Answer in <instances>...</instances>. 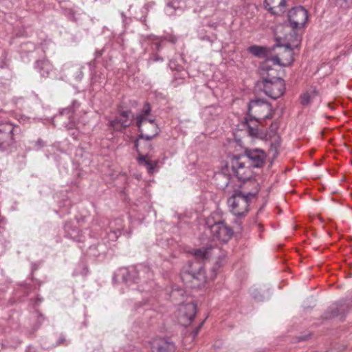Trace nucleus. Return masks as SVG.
I'll list each match as a JSON object with an SVG mask.
<instances>
[{"instance_id":"obj_27","label":"nucleus","mask_w":352,"mask_h":352,"mask_svg":"<svg viewBox=\"0 0 352 352\" xmlns=\"http://www.w3.org/2000/svg\"><path fill=\"white\" fill-rule=\"evenodd\" d=\"M336 3L341 7H348L352 4V0H336Z\"/></svg>"},{"instance_id":"obj_9","label":"nucleus","mask_w":352,"mask_h":352,"mask_svg":"<svg viewBox=\"0 0 352 352\" xmlns=\"http://www.w3.org/2000/svg\"><path fill=\"white\" fill-rule=\"evenodd\" d=\"M208 226L213 240L226 243L232 236V229L223 221H219Z\"/></svg>"},{"instance_id":"obj_2","label":"nucleus","mask_w":352,"mask_h":352,"mask_svg":"<svg viewBox=\"0 0 352 352\" xmlns=\"http://www.w3.org/2000/svg\"><path fill=\"white\" fill-rule=\"evenodd\" d=\"M258 192V188H256L254 191L247 193L235 192L228 201L231 212L237 217L245 215L249 211L250 204L256 199Z\"/></svg>"},{"instance_id":"obj_33","label":"nucleus","mask_w":352,"mask_h":352,"mask_svg":"<svg viewBox=\"0 0 352 352\" xmlns=\"http://www.w3.org/2000/svg\"><path fill=\"white\" fill-rule=\"evenodd\" d=\"M148 145L147 146V148H148V150H151V145L148 143V142H146Z\"/></svg>"},{"instance_id":"obj_16","label":"nucleus","mask_w":352,"mask_h":352,"mask_svg":"<svg viewBox=\"0 0 352 352\" xmlns=\"http://www.w3.org/2000/svg\"><path fill=\"white\" fill-rule=\"evenodd\" d=\"M245 122L248 126V133L249 135L252 137H258L259 134V130L258 128V123H261L260 122H256V120H254L253 118L250 117L248 120L245 118Z\"/></svg>"},{"instance_id":"obj_20","label":"nucleus","mask_w":352,"mask_h":352,"mask_svg":"<svg viewBox=\"0 0 352 352\" xmlns=\"http://www.w3.org/2000/svg\"><path fill=\"white\" fill-rule=\"evenodd\" d=\"M211 248H201L194 250L192 254L197 260H204L209 258Z\"/></svg>"},{"instance_id":"obj_13","label":"nucleus","mask_w":352,"mask_h":352,"mask_svg":"<svg viewBox=\"0 0 352 352\" xmlns=\"http://www.w3.org/2000/svg\"><path fill=\"white\" fill-rule=\"evenodd\" d=\"M150 344L152 352H175V344L167 339H154Z\"/></svg>"},{"instance_id":"obj_28","label":"nucleus","mask_w":352,"mask_h":352,"mask_svg":"<svg viewBox=\"0 0 352 352\" xmlns=\"http://www.w3.org/2000/svg\"><path fill=\"white\" fill-rule=\"evenodd\" d=\"M150 61H153V62H156V61H159V60H162V58H160L158 55L157 54H153L149 59Z\"/></svg>"},{"instance_id":"obj_19","label":"nucleus","mask_w":352,"mask_h":352,"mask_svg":"<svg viewBox=\"0 0 352 352\" xmlns=\"http://www.w3.org/2000/svg\"><path fill=\"white\" fill-rule=\"evenodd\" d=\"M281 140L280 137L278 135H275L271 139L270 153L273 155V157H276L278 153V149L280 146Z\"/></svg>"},{"instance_id":"obj_1","label":"nucleus","mask_w":352,"mask_h":352,"mask_svg":"<svg viewBox=\"0 0 352 352\" xmlns=\"http://www.w3.org/2000/svg\"><path fill=\"white\" fill-rule=\"evenodd\" d=\"M151 109L148 103H145L142 111L137 116L136 125L140 134L135 142V146L138 148L140 140L149 141L158 135L160 129L155 119L150 118Z\"/></svg>"},{"instance_id":"obj_14","label":"nucleus","mask_w":352,"mask_h":352,"mask_svg":"<svg viewBox=\"0 0 352 352\" xmlns=\"http://www.w3.org/2000/svg\"><path fill=\"white\" fill-rule=\"evenodd\" d=\"M245 155L247 158L252 162V165L254 167H259L261 166L266 157V155L263 151L261 149H251L246 148L245 151Z\"/></svg>"},{"instance_id":"obj_23","label":"nucleus","mask_w":352,"mask_h":352,"mask_svg":"<svg viewBox=\"0 0 352 352\" xmlns=\"http://www.w3.org/2000/svg\"><path fill=\"white\" fill-rule=\"evenodd\" d=\"M180 8L179 2L177 1H173L168 2L165 8V12L168 15H173L177 10Z\"/></svg>"},{"instance_id":"obj_17","label":"nucleus","mask_w":352,"mask_h":352,"mask_svg":"<svg viewBox=\"0 0 352 352\" xmlns=\"http://www.w3.org/2000/svg\"><path fill=\"white\" fill-rule=\"evenodd\" d=\"M215 182L218 188L224 189L230 183V177L223 173H219L215 175Z\"/></svg>"},{"instance_id":"obj_31","label":"nucleus","mask_w":352,"mask_h":352,"mask_svg":"<svg viewBox=\"0 0 352 352\" xmlns=\"http://www.w3.org/2000/svg\"><path fill=\"white\" fill-rule=\"evenodd\" d=\"M78 69L80 70V71H79V73H80V74H78V76H77V78L80 79V78H82V72H81L80 69V68H78Z\"/></svg>"},{"instance_id":"obj_29","label":"nucleus","mask_w":352,"mask_h":352,"mask_svg":"<svg viewBox=\"0 0 352 352\" xmlns=\"http://www.w3.org/2000/svg\"><path fill=\"white\" fill-rule=\"evenodd\" d=\"M70 113V110L69 109H64L61 113H60V116H63L64 114H69Z\"/></svg>"},{"instance_id":"obj_10","label":"nucleus","mask_w":352,"mask_h":352,"mask_svg":"<svg viewBox=\"0 0 352 352\" xmlns=\"http://www.w3.org/2000/svg\"><path fill=\"white\" fill-rule=\"evenodd\" d=\"M197 313V305L190 302L179 305L178 309V317L179 322L183 325H188L191 323Z\"/></svg>"},{"instance_id":"obj_26","label":"nucleus","mask_w":352,"mask_h":352,"mask_svg":"<svg viewBox=\"0 0 352 352\" xmlns=\"http://www.w3.org/2000/svg\"><path fill=\"white\" fill-rule=\"evenodd\" d=\"M121 234V228H117L108 234V237L111 241H116Z\"/></svg>"},{"instance_id":"obj_34","label":"nucleus","mask_w":352,"mask_h":352,"mask_svg":"<svg viewBox=\"0 0 352 352\" xmlns=\"http://www.w3.org/2000/svg\"><path fill=\"white\" fill-rule=\"evenodd\" d=\"M123 278H124V280L126 283H127L129 281V279L126 278L125 276H124V274H123Z\"/></svg>"},{"instance_id":"obj_24","label":"nucleus","mask_w":352,"mask_h":352,"mask_svg":"<svg viewBox=\"0 0 352 352\" xmlns=\"http://www.w3.org/2000/svg\"><path fill=\"white\" fill-rule=\"evenodd\" d=\"M249 52L257 57H264L265 56V49L261 46L252 45L249 47Z\"/></svg>"},{"instance_id":"obj_5","label":"nucleus","mask_w":352,"mask_h":352,"mask_svg":"<svg viewBox=\"0 0 352 352\" xmlns=\"http://www.w3.org/2000/svg\"><path fill=\"white\" fill-rule=\"evenodd\" d=\"M248 112L250 116L256 120V122L272 118L271 105L268 102L260 99L252 100L249 103Z\"/></svg>"},{"instance_id":"obj_18","label":"nucleus","mask_w":352,"mask_h":352,"mask_svg":"<svg viewBox=\"0 0 352 352\" xmlns=\"http://www.w3.org/2000/svg\"><path fill=\"white\" fill-rule=\"evenodd\" d=\"M138 162L140 165L146 166L149 173H152L157 165L156 162L150 160L148 155H143L140 154Z\"/></svg>"},{"instance_id":"obj_22","label":"nucleus","mask_w":352,"mask_h":352,"mask_svg":"<svg viewBox=\"0 0 352 352\" xmlns=\"http://www.w3.org/2000/svg\"><path fill=\"white\" fill-rule=\"evenodd\" d=\"M37 65L41 68V74L44 77L47 76L51 69V65L49 62L40 60L37 62Z\"/></svg>"},{"instance_id":"obj_15","label":"nucleus","mask_w":352,"mask_h":352,"mask_svg":"<svg viewBox=\"0 0 352 352\" xmlns=\"http://www.w3.org/2000/svg\"><path fill=\"white\" fill-rule=\"evenodd\" d=\"M265 5L273 14H280L284 11L285 0H265Z\"/></svg>"},{"instance_id":"obj_6","label":"nucleus","mask_w":352,"mask_h":352,"mask_svg":"<svg viewBox=\"0 0 352 352\" xmlns=\"http://www.w3.org/2000/svg\"><path fill=\"white\" fill-rule=\"evenodd\" d=\"M263 90L266 95L272 99H277L283 95L285 90V82L282 78H265Z\"/></svg>"},{"instance_id":"obj_25","label":"nucleus","mask_w":352,"mask_h":352,"mask_svg":"<svg viewBox=\"0 0 352 352\" xmlns=\"http://www.w3.org/2000/svg\"><path fill=\"white\" fill-rule=\"evenodd\" d=\"M314 93H305L301 96V103L303 105H307L310 103Z\"/></svg>"},{"instance_id":"obj_12","label":"nucleus","mask_w":352,"mask_h":352,"mask_svg":"<svg viewBox=\"0 0 352 352\" xmlns=\"http://www.w3.org/2000/svg\"><path fill=\"white\" fill-rule=\"evenodd\" d=\"M133 116L131 111H123L118 117L109 121V126L113 130L120 131L122 128H126L131 125Z\"/></svg>"},{"instance_id":"obj_3","label":"nucleus","mask_w":352,"mask_h":352,"mask_svg":"<svg viewBox=\"0 0 352 352\" xmlns=\"http://www.w3.org/2000/svg\"><path fill=\"white\" fill-rule=\"evenodd\" d=\"M287 49V54L290 57V60L286 63H280V58L278 56H274L270 58H267L260 67L261 75L262 76L263 83H265V78H270L272 80L274 78H278L276 77L277 72L276 70L272 68V65H279L283 66H287L290 64L292 61V49L289 44H287L285 45Z\"/></svg>"},{"instance_id":"obj_8","label":"nucleus","mask_w":352,"mask_h":352,"mask_svg":"<svg viewBox=\"0 0 352 352\" xmlns=\"http://www.w3.org/2000/svg\"><path fill=\"white\" fill-rule=\"evenodd\" d=\"M288 19L292 29L304 27L308 19V12L302 6L293 8L289 11Z\"/></svg>"},{"instance_id":"obj_7","label":"nucleus","mask_w":352,"mask_h":352,"mask_svg":"<svg viewBox=\"0 0 352 352\" xmlns=\"http://www.w3.org/2000/svg\"><path fill=\"white\" fill-rule=\"evenodd\" d=\"M233 173L239 180L246 181L252 177V170L250 166H246L243 157H234L231 161Z\"/></svg>"},{"instance_id":"obj_4","label":"nucleus","mask_w":352,"mask_h":352,"mask_svg":"<svg viewBox=\"0 0 352 352\" xmlns=\"http://www.w3.org/2000/svg\"><path fill=\"white\" fill-rule=\"evenodd\" d=\"M181 279L187 287L199 288L204 285L207 280L204 268L199 265L197 267L182 273Z\"/></svg>"},{"instance_id":"obj_32","label":"nucleus","mask_w":352,"mask_h":352,"mask_svg":"<svg viewBox=\"0 0 352 352\" xmlns=\"http://www.w3.org/2000/svg\"><path fill=\"white\" fill-rule=\"evenodd\" d=\"M202 324H203V322H201L199 327L197 329V330L195 332V336H196L198 333V331H199V329L201 328V327L202 326Z\"/></svg>"},{"instance_id":"obj_30","label":"nucleus","mask_w":352,"mask_h":352,"mask_svg":"<svg viewBox=\"0 0 352 352\" xmlns=\"http://www.w3.org/2000/svg\"><path fill=\"white\" fill-rule=\"evenodd\" d=\"M36 144H37L38 145H39L40 146H43V144H43V142L42 140H38L37 141Z\"/></svg>"},{"instance_id":"obj_11","label":"nucleus","mask_w":352,"mask_h":352,"mask_svg":"<svg viewBox=\"0 0 352 352\" xmlns=\"http://www.w3.org/2000/svg\"><path fill=\"white\" fill-rule=\"evenodd\" d=\"M15 126L10 122H0V149H6L13 142Z\"/></svg>"},{"instance_id":"obj_21","label":"nucleus","mask_w":352,"mask_h":352,"mask_svg":"<svg viewBox=\"0 0 352 352\" xmlns=\"http://www.w3.org/2000/svg\"><path fill=\"white\" fill-rule=\"evenodd\" d=\"M348 306L346 300L340 302L336 305V307L332 308L333 316H337L344 313L345 308Z\"/></svg>"}]
</instances>
